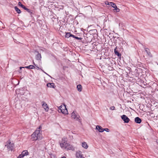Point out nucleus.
Returning <instances> with one entry per match:
<instances>
[{"mask_svg": "<svg viewBox=\"0 0 158 158\" xmlns=\"http://www.w3.org/2000/svg\"><path fill=\"white\" fill-rule=\"evenodd\" d=\"M96 129L98 130L100 132H103L105 130L102 127L99 125H97L96 126Z\"/></svg>", "mask_w": 158, "mask_h": 158, "instance_id": "13", "label": "nucleus"}, {"mask_svg": "<svg viewBox=\"0 0 158 158\" xmlns=\"http://www.w3.org/2000/svg\"><path fill=\"white\" fill-rule=\"evenodd\" d=\"M117 47H116L114 50V52L115 55H117L118 57L120 58L121 55L120 53H119L118 52L117 50Z\"/></svg>", "mask_w": 158, "mask_h": 158, "instance_id": "14", "label": "nucleus"}, {"mask_svg": "<svg viewBox=\"0 0 158 158\" xmlns=\"http://www.w3.org/2000/svg\"><path fill=\"white\" fill-rule=\"evenodd\" d=\"M142 63H139V64H138L139 65V67H141V65H142Z\"/></svg>", "mask_w": 158, "mask_h": 158, "instance_id": "33", "label": "nucleus"}, {"mask_svg": "<svg viewBox=\"0 0 158 158\" xmlns=\"http://www.w3.org/2000/svg\"><path fill=\"white\" fill-rule=\"evenodd\" d=\"M60 145L62 148L66 149L67 150H71L74 151L75 148L72 145L67 143V141L62 139L61 142L60 143Z\"/></svg>", "mask_w": 158, "mask_h": 158, "instance_id": "1", "label": "nucleus"}, {"mask_svg": "<svg viewBox=\"0 0 158 158\" xmlns=\"http://www.w3.org/2000/svg\"><path fill=\"white\" fill-rule=\"evenodd\" d=\"M82 86L81 85H78L77 86V90L79 91H81L82 90Z\"/></svg>", "mask_w": 158, "mask_h": 158, "instance_id": "20", "label": "nucleus"}, {"mask_svg": "<svg viewBox=\"0 0 158 158\" xmlns=\"http://www.w3.org/2000/svg\"><path fill=\"white\" fill-rule=\"evenodd\" d=\"M35 68V66L32 65H30L29 66L25 67V68L29 69H32Z\"/></svg>", "mask_w": 158, "mask_h": 158, "instance_id": "21", "label": "nucleus"}, {"mask_svg": "<svg viewBox=\"0 0 158 158\" xmlns=\"http://www.w3.org/2000/svg\"><path fill=\"white\" fill-rule=\"evenodd\" d=\"M36 67L38 69H40L37 65V67Z\"/></svg>", "mask_w": 158, "mask_h": 158, "instance_id": "38", "label": "nucleus"}, {"mask_svg": "<svg viewBox=\"0 0 158 158\" xmlns=\"http://www.w3.org/2000/svg\"><path fill=\"white\" fill-rule=\"evenodd\" d=\"M23 157L22 156H20V155H19V156L17 157V158H23Z\"/></svg>", "mask_w": 158, "mask_h": 158, "instance_id": "37", "label": "nucleus"}, {"mask_svg": "<svg viewBox=\"0 0 158 158\" xmlns=\"http://www.w3.org/2000/svg\"><path fill=\"white\" fill-rule=\"evenodd\" d=\"M157 149H158V147H157Z\"/></svg>", "mask_w": 158, "mask_h": 158, "instance_id": "43", "label": "nucleus"}, {"mask_svg": "<svg viewBox=\"0 0 158 158\" xmlns=\"http://www.w3.org/2000/svg\"><path fill=\"white\" fill-rule=\"evenodd\" d=\"M71 117L72 118L76 119V120H78V117L77 116L76 114L74 112H73L71 114Z\"/></svg>", "mask_w": 158, "mask_h": 158, "instance_id": "17", "label": "nucleus"}, {"mask_svg": "<svg viewBox=\"0 0 158 158\" xmlns=\"http://www.w3.org/2000/svg\"><path fill=\"white\" fill-rule=\"evenodd\" d=\"M76 155L77 158H85L82 156V152L80 151H77Z\"/></svg>", "mask_w": 158, "mask_h": 158, "instance_id": "8", "label": "nucleus"}, {"mask_svg": "<svg viewBox=\"0 0 158 158\" xmlns=\"http://www.w3.org/2000/svg\"><path fill=\"white\" fill-rule=\"evenodd\" d=\"M28 155V152L27 150H25L23 151L21 154L20 155V156H22L23 157L25 156H27Z\"/></svg>", "mask_w": 158, "mask_h": 158, "instance_id": "16", "label": "nucleus"}, {"mask_svg": "<svg viewBox=\"0 0 158 158\" xmlns=\"http://www.w3.org/2000/svg\"><path fill=\"white\" fill-rule=\"evenodd\" d=\"M47 86L48 87H50V88H55L54 84V83H48L47 84Z\"/></svg>", "mask_w": 158, "mask_h": 158, "instance_id": "18", "label": "nucleus"}, {"mask_svg": "<svg viewBox=\"0 0 158 158\" xmlns=\"http://www.w3.org/2000/svg\"><path fill=\"white\" fill-rule=\"evenodd\" d=\"M110 5H111V6L114 8V10H116V12H118L120 11V9L117 8L116 5L113 2H110Z\"/></svg>", "mask_w": 158, "mask_h": 158, "instance_id": "7", "label": "nucleus"}, {"mask_svg": "<svg viewBox=\"0 0 158 158\" xmlns=\"http://www.w3.org/2000/svg\"><path fill=\"white\" fill-rule=\"evenodd\" d=\"M6 146H7L9 151H12L13 149L14 144L11 143L10 141H8L7 142V144Z\"/></svg>", "mask_w": 158, "mask_h": 158, "instance_id": "5", "label": "nucleus"}, {"mask_svg": "<svg viewBox=\"0 0 158 158\" xmlns=\"http://www.w3.org/2000/svg\"><path fill=\"white\" fill-rule=\"evenodd\" d=\"M75 36H75L73 34H71V37H73V38H75Z\"/></svg>", "mask_w": 158, "mask_h": 158, "instance_id": "31", "label": "nucleus"}, {"mask_svg": "<svg viewBox=\"0 0 158 158\" xmlns=\"http://www.w3.org/2000/svg\"><path fill=\"white\" fill-rule=\"evenodd\" d=\"M35 52L37 54L35 56V59L37 60H41V54L39 53V52L37 51H35Z\"/></svg>", "mask_w": 158, "mask_h": 158, "instance_id": "9", "label": "nucleus"}, {"mask_svg": "<svg viewBox=\"0 0 158 158\" xmlns=\"http://www.w3.org/2000/svg\"><path fill=\"white\" fill-rule=\"evenodd\" d=\"M82 146L83 148L85 149H87L88 147L86 143L85 142L82 143Z\"/></svg>", "mask_w": 158, "mask_h": 158, "instance_id": "19", "label": "nucleus"}, {"mask_svg": "<svg viewBox=\"0 0 158 158\" xmlns=\"http://www.w3.org/2000/svg\"><path fill=\"white\" fill-rule=\"evenodd\" d=\"M135 122L139 124L142 122V120L139 117H136L135 118Z\"/></svg>", "mask_w": 158, "mask_h": 158, "instance_id": "15", "label": "nucleus"}, {"mask_svg": "<svg viewBox=\"0 0 158 158\" xmlns=\"http://www.w3.org/2000/svg\"><path fill=\"white\" fill-rule=\"evenodd\" d=\"M42 129V127L40 126H39V127L38 128H37L36 130H38L40 131Z\"/></svg>", "mask_w": 158, "mask_h": 158, "instance_id": "28", "label": "nucleus"}, {"mask_svg": "<svg viewBox=\"0 0 158 158\" xmlns=\"http://www.w3.org/2000/svg\"><path fill=\"white\" fill-rule=\"evenodd\" d=\"M89 33L91 35H97V31L96 29L90 30L89 31Z\"/></svg>", "mask_w": 158, "mask_h": 158, "instance_id": "11", "label": "nucleus"}, {"mask_svg": "<svg viewBox=\"0 0 158 158\" xmlns=\"http://www.w3.org/2000/svg\"><path fill=\"white\" fill-rule=\"evenodd\" d=\"M139 80V81L141 83H142V82H143V80H141V79H138V80Z\"/></svg>", "mask_w": 158, "mask_h": 158, "instance_id": "29", "label": "nucleus"}, {"mask_svg": "<svg viewBox=\"0 0 158 158\" xmlns=\"http://www.w3.org/2000/svg\"><path fill=\"white\" fill-rule=\"evenodd\" d=\"M15 10L18 14H20L21 13V11L20 10L19 8H18L17 6H15Z\"/></svg>", "mask_w": 158, "mask_h": 158, "instance_id": "22", "label": "nucleus"}, {"mask_svg": "<svg viewBox=\"0 0 158 158\" xmlns=\"http://www.w3.org/2000/svg\"><path fill=\"white\" fill-rule=\"evenodd\" d=\"M142 84L144 85H147V83H146L144 81L142 82Z\"/></svg>", "mask_w": 158, "mask_h": 158, "instance_id": "30", "label": "nucleus"}, {"mask_svg": "<svg viewBox=\"0 0 158 158\" xmlns=\"http://www.w3.org/2000/svg\"><path fill=\"white\" fill-rule=\"evenodd\" d=\"M120 39V38H119V37H118V39Z\"/></svg>", "mask_w": 158, "mask_h": 158, "instance_id": "42", "label": "nucleus"}, {"mask_svg": "<svg viewBox=\"0 0 158 158\" xmlns=\"http://www.w3.org/2000/svg\"><path fill=\"white\" fill-rule=\"evenodd\" d=\"M40 69L43 72H44V73L46 74H47L48 75L47 73H46L43 69Z\"/></svg>", "mask_w": 158, "mask_h": 158, "instance_id": "35", "label": "nucleus"}, {"mask_svg": "<svg viewBox=\"0 0 158 158\" xmlns=\"http://www.w3.org/2000/svg\"><path fill=\"white\" fill-rule=\"evenodd\" d=\"M110 109L111 110H114L115 109V107L114 106H112L110 107Z\"/></svg>", "mask_w": 158, "mask_h": 158, "instance_id": "26", "label": "nucleus"}, {"mask_svg": "<svg viewBox=\"0 0 158 158\" xmlns=\"http://www.w3.org/2000/svg\"><path fill=\"white\" fill-rule=\"evenodd\" d=\"M33 64L36 67H37V64H35V63L34 62V61L33 60Z\"/></svg>", "mask_w": 158, "mask_h": 158, "instance_id": "32", "label": "nucleus"}, {"mask_svg": "<svg viewBox=\"0 0 158 158\" xmlns=\"http://www.w3.org/2000/svg\"><path fill=\"white\" fill-rule=\"evenodd\" d=\"M105 129L104 131H106V132H109L110 131V130L108 128H104Z\"/></svg>", "mask_w": 158, "mask_h": 158, "instance_id": "27", "label": "nucleus"}, {"mask_svg": "<svg viewBox=\"0 0 158 158\" xmlns=\"http://www.w3.org/2000/svg\"><path fill=\"white\" fill-rule=\"evenodd\" d=\"M25 68V67H19V68H20V69H21L22 68Z\"/></svg>", "mask_w": 158, "mask_h": 158, "instance_id": "36", "label": "nucleus"}, {"mask_svg": "<svg viewBox=\"0 0 158 158\" xmlns=\"http://www.w3.org/2000/svg\"><path fill=\"white\" fill-rule=\"evenodd\" d=\"M71 33L70 32H67L66 33L65 37L67 38H69L71 37Z\"/></svg>", "mask_w": 158, "mask_h": 158, "instance_id": "24", "label": "nucleus"}, {"mask_svg": "<svg viewBox=\"0 0 158 158\" xmlns=\"http://www.w3.org/2000/svg\"><path fill=\"white\" fill-rule=\"evenodd\" d=\"M61 158H66L65 156L62 157Z\"/></svg>", "mask_w": 158, "mask_h": 158, "instance_id": "39", "label": "nucleus"}, {"mask_svg": "<svg viewBox=\"0 0 158 158\" xmlns=\"http://www.w3.org/2000/svg\"><path fill=\"white\" fill-rule=\"evenodd\" d=\"M54 5L55 6V7H56V8H59V6H57V5H56V4H54Z\"/></svg>", "mask_w": 158, "mask_h": 158, "instance_id": "34", "label": "nucleus"}, {"mask_svg": "<svg viewBox=\"0 0 158 158\" xmlns=\"http://www.w3.org/2000/svg\"><path fill=\"white\" fill-rule=\"evenodd\" d=\"M144 49L145 52H146L148 55L149 57H152V56L150 52V49L148 48H145Z\"/></svg>", "mask_w": 158, "mask_h": 158, "instance_id": "12", "label": "nucleus"}, {"mask_svg": "<svg viewBox=\"0 0 158 158\" xmlns=\"http://www.w3.org/2000/svg\"><path fill=\"white\" fill-rule=\"evenodd\" d=\"M58 111L59 112H61L63 114H67L68 113V111L65 106L63 107L62 106H60L59 107Z\"/></svg>", "mask_w": 158, "mask_h": 158, "instance_id": "4", "label": "nucleus"}, {"mask_svg": "<svg viewBox=\"0 0 158 158\" xmlns=\"http://www.w3.org/2000/svg\"><path fill=\"white\" fill-rule=\"evenodd\" d=\"M19 73H21L22 72L21 69H20V70H19Z\"/></svg>", "mask_w": 158, "mask_h": 158, "instance_id": "40", "label": "nucleus"}, {"mask_svg": "<svg viewBox=\"0 0 158 158\" xmlns=\"http://www.w3.org/2000/svg\"><path fill=\"white\" fill-rule=\"evenodd\" d=\"M156 142L158 143V140H157Z\"/></svg>", "mask_w": 158, "mask_h": 158, "instance_id": "41", "label": "nucleus"}, {"mask_svg": "<svg viewBox=\"0 0 158 158\" xmlns=\"http://www.w3.org/2000/svg\"><path fill=\"white\" fill-rule=\"evenodd\" d=\"M18 5L19 6H20L22 8H23L24 9L26 10L27 12L29 13L30 14V15L31 17L32 16V15H33L34 14H33V12H32V10H31L30 9L27 8L24 5L22 4L21 2H19Z\"/></svg>", "mask_w": 158, "mask_h": 158, "instance_id": "3", "label": "nucleus"}, {"mask_svg": "<svg viewBox=\"0 0 158 158\" xmlns=\"http://www.w3.org/2000/svg\"><path fill=\"white\" fill-rule=\"evenodd\" d=\"M31 138L33 139V140H40L42 138V134L40 133V131L36 130L31 135Z\"/></svg>", "mask_w": 158, "mask_h": 158, "instance_id": "2", "label": "nucleus"}, {"mask_svg": "<svg viewBox=\"0 0 158 158\" xmlns=\"http://www.w3.org/2000/svg\"><path fill=\"white\" fill-rule=\"evenodd\" d=\"M75 39H77V40H82V38H81V37H77V36H75Z\"/></svg>", "mask_w": 158, "mask_h": 158, "instance_id": "25", "label": "nucleus"}, {"mask_svg": "<svg viewBox=\"0 0 158 158\" xmlns=\"http://www.w3.org/2000/svg\"><path fill=\"white\" fill-rule=\"evenodd\" d=\"M42 106L44 108L46 111H48L49 110V107L47 106V104L44 101H43L42 102Z\"/></svg>", "mask_w": 158, "mask_h": 158, "instance_id": "10", "label": "nucleus"}, {"mask_svg": "<svg viewBox=\"0 0 158 158\" xmlns=\"http://www.w3.org/2000/svg\"><path fill=\"white\" fill-rule=\"evenodd\" d=\"M86 38H85V40H86V41H87V42H90L92 40V39L91 38L88 39V37L86 36Z\"/></svg>", "mask_w": 158, "mask_h": 158, "instance_id": "23", "label": "nucleus"}, {"mask_svg": "<svg viewBox=\"0 0 158 158\" xmlns=\"http://www.w3.org/2000/svg\"><path fill=\"white\" fill-rule=\"evenodd\" d=\"M121 118L125 123H128L130 121L129 118L125 115L124 114L121 116Z\"/></svg>", "mask_w": 158, "mask_h": 158, "instance_id": "6", "label": "nucleus"}]
</instances>
